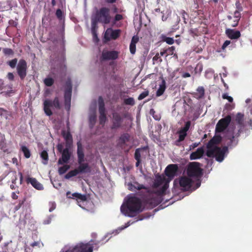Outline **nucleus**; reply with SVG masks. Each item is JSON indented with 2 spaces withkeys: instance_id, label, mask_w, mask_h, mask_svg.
Wrapping results in <instances>:
<instances>
[{
  "instance_id": "f257e3e1",
  "label": "nucleus",
  "mask_w": 252,
  "mask_h": 252,
  "mask_svg": "<svg viewBox=\"0 0 252 252\" xmlns=\"http://www.w3.org/2000/svg\"><path fill=\"white\" fill-rule=\"evenodd\" d=\"M141 200L135 196L128 198L125 206H122L121 211L126 216L134 217L142 212Z\"/></svg>"
},
{
  "instance_id": "f03ea898",
  "label": "nucleus",
  "mask_w": 252,
  "mask_h": 252,
  "mask_svg": "<svg viewBox=\"0 0 252 252\" xmlns=\"http://www.w3.org/2000/svg\"><path fill=\"white\" fill-rule=\"evenodd\" d=\"M200 166V163L197 162H190L187 166V175L189 177L195 179V187L194 188V189H197L201 185V178L203 175V170Z\"/></svg>"
},
{
  "instance_id": "7ed1b4c3",
  "label": "nucleus",
  "mask_w": 252,
  "mask_h": 252,
  "mask_svg": "<svg viewBox=\"0 0 252 252\" xmlns=\"http://www.w3.org/2000/svg\"><path fill=\"white\" fill-rule=\"evenodd\" d=\"M112 20L110 9L107 7H101L95 12L93 24L100 23L102 24H109Z\"/></svg>"
},
{
  "instance_id": "20e7f679",
  "label": "nucleus",
  "mask_w": 252,
  "mask_h": 252,
  "mask_svg": "<svg viewBox=\"0 0 252 252\" xmlns=\"http://www.w3.org/2000/svg\"><path fill=\"white\" fill-rule=\"evenodd\" d=\"M93 248L90 243H80L74 247L65 246L62 252H93Z\"/></svg>"
},
{
  "instance_id": "39448f33",
  "label": "nucleus",
  "mask_w": 252,
  "mask_h": 252,
  "mask_svg": "<svg viewBox=\"0 0 252 252\" xmlns=\"http://www.w3.org/2000/svg\"><path fill=\"white\" fill-rule=\"evenodd\" d=\"M51 107H54L58 110L61 109L62 105L58 96H56L53 101L49 99H46L44 101L43 110L46 115L48 116L53 114Z\"/></svg>"
},
{
  "instance_id": "423d86ee",
  "label": "nucleus",
  "mask_w": 252,
  "mask_h": 252,
  "mask_svg": "<svg viewBox=\"0 0 252 252\" xmlns=\"http://www.w3.org/2000/svg\"><path fill=\"white\" fill-rule=\"evenodd\" d=\"M227 151V147H223L221 149L220 147L215 146L212 149H208L206 154L208 157H215L217 161L221 162L224 159V154Z\"/></svg>"
},
{
  "instance_id": "0eeeda50",
  "label": "nucleus",
  "mask_w": 252,
  "mask_h": 252,
  "mask_svg": "<svg viewBox=\"0 0 252 252\" xmlns=\"http://www.w3.org/2000/svg\"><path fill=\"white\" fill-rule=\"evenodd\" d=\"M72 85L71 79L68 78L65 82L64 91V104L66 111H69L71 106Z\"/></svg>"
},
{
  "instance_id": "6e6552de",
  "label": "nucleus",
  "mask_w": 252,
  "mask_h": 252,
  "mask_svg": "<svg viewBox=\"0 0 252 252\" xmlns=\"http://www.w3.org/2000/svg\"><path fill=\"white\" fill-rule=\"evenodd\" d=\"M179 185L181 189L184 191H189L190 189L194 190L195 182L191 178L187 176H182L179 178Z\"/></svg>"
},
{
  "instance_id": "1a4fd4ad",
  "label": "nucleus",
  "mask_w": 252,
  "mask_h": 252,
  "mask_svg": "<svg viewBox=\"0 0 252 252\" xmlns=\"http://www.w3.org/2000/svg\"><path fill=\"white\" fill-rule=\"evenodd\" d=\"M234 120L239 125L240 128L238 130V132L235 136L232 135L228 138L230 140V143L229 144V146L233 144V142L235 141V137H238L240 135V133L241 132L242 129L244 127V114L241 113H238L235 116Z\"/></svg>"
},
{
  "instance_id": "9d476101",
  "label": "nucleus",
  "mask_w": 252,
  "mask_h": 252,
  "mask_svg": "<svg viewBox=\"0 0 252 252\" xmlns=\"http://www.w3.org/2000/svg\"><path fill=\"white\" fill-rule=\"evenodd\" d=\"M17 72L21 80H23L27 74V63L24 59H20L18 63Z\"/></svg>"
},
{
  "instance_id": "9b49d317",
  "label": "nucleus",
  "mask_w": 252,
  "mask_h": 252,
  "mask_svg": "<svg viewBox=\"0 0 252 252\" xmlns=\"http://www.w3.org/2000/svg\"><path fill=\"white\" fill-rule=\"evenodd\" d=\"M231 121L230 115H227L224 118L219 121L216 126V131L221 132L223 131L229 126Z\"/></svg>"
},
{
  "instance_id": "f8f14e48",
  "label": "nucleus",
  "mask_w": 252,
  "mask_h": 252,
  "mask_svg": "<svg viewBox=\"0 0 252 252\" xmlns=\"http://www.w3.org/2000/svg\"><path fill=\"white\" fill-rule=\"evenodd\" d=\"M123 122V118L120 114L117 112L112 113L111 129H117L122 127Z\"/></svg>"
},
{
  "instance_id": "ddd939ff",
  "label": "nucleus",
  "mask_w": 252,
  "mask_h": 252,
  "mask_svg": "<svg viewBox=\"0 0 252 252\" xmlns=\"http://www.w3.org/2000/svg\"><path fill=\"white\" fill-rule=\"evenodd\" d=\"M178 166L176 164H170L165 168L164 172L169 181L172 180L178 171Z\"/></svg>"
},
{
  "instance_id": "4468645a",
  "label": "nucleus",
  "mask_w": 252,
  "mask_h": 252,
  "mask_svg": "<svg viewBox=\"0 0 252 252\" xmlns=\"http://www.w3.org/2000/svg\"><path fill=\"white\" fill-rule=\"evenodd\" d=\"M119 52L116 51H102L100 60L105 61L109 60H114L118 58Z\"/></svg>"
},
{
  "instance_id": "2eb2a0df",
  "label": "nucleus",
  "mask_w": 252,
  "mask_h": 252,
  "mask_svg": "<svg viewBox=\"0 0 252 252\" xmlns=\"http://www.w3.org/2000/svg\"><path fill=\"white\" fill-rule=\"evenodd\" d=\"M121 32V31L119 29L113 30L111 28H108L105 32L104 38L108 41L111 39L116 40L120 36Z\"/></svg>"
},
{
  "instance_id": "dca6fc26",
  "label": "nucleus",
  "mask_w": 252,
  "mask_h": 252,
  "mask_svg": "<svg viewBox=\"0 0 252 252\" xmlns=\"http://www.w3.org/2000/svg\"><path fill=\"white\" fill-rule=\"evenodd\" d=\"M71 147H65V148L63 149L62 153V158H59L58 161L59 164H63V163H66L70 159L71 153L69 151V150Z\"/></svg>"
},
{
  "instance_id": "f3484780",
  "label": "nucleus",
  "mask_w": 252,
  "mask_h": 252,
  "mask_svg": "<svg viewBox=\"0 0 252 252\" xmlns=\"http://www.w3.org/2000/svg\"><path fill=\"white\" fill-rule=\"evenodd\" d=\"M62 135L65 141V147H72L73 144V138L69 130L66 131L62 130Z\"/></svg>"
},
{
  "instance_id": "a211bd4d",
  "label": "nucleus",
  "mask_w": 252,
  "mask_h": 252,
  "mask_svg": "<svg viewBox=\"0 0 252 252\" xmlns=\"http://www.w3.org/2000/svg\"><path fill=\"white\" fill-rule=\"evenodd\" d=\"M77 154L78 157V162L84 161V149L81 141H79L77 143Z\"/></svg>"
},
{
  "instance_id": "6ab92c4d",
  "label": "nucleus",
  "mask_w": 252,
  "mask_h": 252,
  "mask_svg": "<svg viewBox=\"0 0 252 252\" xmlns=\"http://www.w3.org/2000/svg\"><path fill=\"white\" fill-rule=\"evenodd\" d=\"M204 149L203 147L198 148L196 151L190 154L189 158L190 160H195L200 158L204 154Z\"/></svg>"
},
{
  "instance_id": "aec40b11",
  "label": "nucleus",
  "mask_w": 252,
  "mask_h": 252,
  "mask_svg": "<svg viewBox=\"0 0 252 252\" xmlns=\"http://www.w3.org/2000/svg\"><path fill=\"white\" fill-rule=\"evenodd\" d=\"M225 33L231 39H237L241 36V33L239 31H235L233 29H226Z\"/></svg>"
},
{
  "instance_id": "412c9836",
  "label": "nucleus",
  "mask_w": 252,
  "mask_h": 252,
  "mask_svg": "<svg viewBox=\"0 0 252 252\" xmlns=\"http://www.w3.org/2000/svg\"><path fill=\"white\" fill-rule=\"evenodd\" d=\"M26 182L28 184H31L36 189L42 190L43 189V185L34 178L28 177L26 180Z\"/></svg>"
},
{
  "instance_id": "4be33fe9",
  "label": "nucleus",
  "mask_w": 252,
  "mask_h": 252,
  "mask_svg": "<svg viewBox=\"0 0 252 252\" xmlns=\"http://www.w3.org/2000/svg\"><path fill=\"white\" fill-rule=\"evenodd\" d=\"M84 161L78 162L79 165L75 169L78 171V174L80 173H87L90 171V167L88 163H83Z\"/></svg>"
},
{
  "instance_id": "5701e85b",
  "label": "nucleus",
  "mask_w": 252,
  "mask_h": 252,
  "mask_svg": "<svg viewBox=\"0 0 252 252\" xmlns=\"http://www.w3.org/2000/svg\"><path fill=\"white\" fill-rule=\"evenodd\" d=\"M139 41V37L137 35H134L132 37L131 42L129 45V51L131 54L134 55L136 52V44Z\"/></svg>"
},
{
  "instance_id": "b1692460",
  "label": "nucleus",
  "mask_w": 252,
  "mask_h": 252,
  "mask_svg": "<svg viewBox=\"0 0 252 252\" xmlns=\"http://www.w3.org/2000/svg\"><path fill=\"white\" fill-rule=\"evenodd\" d=\"M66 197L68 198H76L77 199L82 201H85L86 200V196L85 195H82L77 192L71 194V192L69 191L66 192Z\"/></svg>"
},
{
  "instance_id": "393cba45",
  "label": "nucleus",
  "mask_w": 252,
  "mask_h": 252,
  "mask_svg": "<svg viewBox=\"0 0 252 252\" xmlns=\"http://www.w3.org/2000/svg\"><path fill=\"white\" fill-rule=\"evenodd\" d=\"M128 189L131 191H135V190L146 189V187L143 185L140 184L138 182H134L133 184L131 183L128 184Z\"/></svg>"
},
{
  "instance_id": "a878e982",
  "label": "nucleus",
  "mask_w": 252,
  "mask_h": 252,
  "mask_svg": "<svg viewBox=\"0 0 252 252\" xmlns=\"http://www.w3.org/2000/svg\"><path fill=\"white\" fill-rule=\"evenodd\" d=\"M221 140L220 137H214L207 143V148L208 149H212L214 145L219 144Z\"/></svg>"
},
{
  "instance_id": "bb28decb",
  "label": "nucleus",
  "mask_w": 252,
  "mask_h": 252,
  "mask_svg": "<svg viewBox=\"0 0 252 252\" xmlns=\"http://www.w3.org/2000/svg\"><path fill=\"white\" fill-rule=\"evenodd\" d=\"M205 94V90L203 87L200 86L196 89V92L194 94V97L198 99L202 98Z\"/></svg>"
},
{
  "instance_id": "cd10ccee",
  "label": "nucleus",
  "mask_w": 252,
  "mask_h": 252,
  "mask_svg": "<svg viewBox=\"0 0 252 252\" xmlns=\"http://www.w3.org/2000/svg\"><path fill=\"white\" fill-rule=\"evenodd\" d=\"M166 89V82L164 80H162L161 84L159 85L158 89L156 92V96H160L162 95Z\"/></svg>"
},
{
  "instance_id": "c85d7f7f",
  "label": "nucleus",
  "mask_w": 252,
  "mask_h": 252,
  "mask_svg": "<svg viewBox=\"0 0 252 252\" xmlns=\"http://www.w3.org/2000/svg\"><path fill=\"white\" fill-rule=\"evenodd\" d=\"M129 139L130 135L127 133H125L122 134L119 138L121 143L123 144H125L126 142H128Z\"/></svg>"
},
{
  "instance_id": "c756f323",
  "label": "nucleus",
  "mask_w": 252,
  "mask_h": 252,
  "mask_svg": "<svg viewBox=\"0 0 252 252\" xmlns=\"http://www.w3.org/2000/svg\"><path fill=\"white\" fill-rule=\"evenodd\" d=\"M40 157L44 160L43 163L46 164L48 160V154L47 152L43 150L40 154Z\"/></svg>"
},
{
  "instance_id": "7c9ffc66",
  "label": "nucleus",
  "mask_w": 252,
  "mask_h": 252,
  "mask_svg": "<svg viewBox=\"0 0 252 252\" xmlns=\"http://www.w3.org/2000/svg\"><path fill=\"white\" fill-rule=\"evenodd\" d=\"M21 150L23 153H24L25 158H30L31 156V152L27 147H26L25 146H22Z\"/></svg>"
},
{
  "instance_id": "2f4dec72",
  "label": "nucleus",
  "mask_w": 252,
  "mask_h": 252,
  "mask_svg": "<svg viewBox=\"0 0 252 252\" xmlns=\"http://www.w3.org/2000/svg\"><path fill=\"white\" fill-rule=\"evenodd\" d=\"M179 133V138L177 140V142H181L183 141L186 136L187 135V133L185 131H183L181 129L178 131Z\"/></svg>"
},
{
  "instance_id": "473e14b6",
  "label": "nucleus",
  "mask_w": 252,
  "mask_h": 252,
  "mask_svg": "<svg viewBox=\"0 0 252 252\" xmlns=\"http://www.w3.org/2000/svg\"><path fill=\"white\" fill-rule=\"evenodd\" d=\"M169 181L166 182L161 189L158 190L159 193L160 195L165 194L166 190L169 187Z\"/></svg>"
},
{
  "instance_id": "72a5a7b5",
  "label": "nucleus",
  "mask_w": 252,
  "mask_h": 252,
  "mask_svg": "<svg viewBox=\"0 0 252 252\" xmlns=\"http://www.w3.org/2000/svg\"><path fill=\"white\" fill-rule=\"evenodd\" d=\"M69 168L70 166L69 165H64L63 166L59 167L58 172L60 175L63 174L69 169Z\"/></svg>"
},
{
  "instance_id": "f704fd0d",
  "label": "nucleus",
  "mask_w": 252,
  "mask_h": 252,
  "mask_svg": "<svg viewBox=\"0 0 252 252\" xmlns=\"http://www.w3.org/2000/svg\"><path fill=\"white\" fill-rule=\"evenodd\" d=\"M78 174V171L75 169L69 171L65 175V178L69 179L71 177L76 176Z\"/></svg>"
},
{
  "instance_id": "c9c22d12",
  "label": "nucleus",
  "mask_w": 252,
  "mask_h": 252,
  "mask_svg": "<svg viewBox=\"0 0 252 252\" xmlns=\"http://www.w3.org/2000/svg\"><path fill=\"white\" fill-rule=\"evenodd\" d=\"M162 38L163 41L166 42V43L169 45H172L174 42V40L172 37H166V36L162 35Z\"/></svg>"
},
{
  "instance_id": "e433bc0d",
  "label": "nucleus",
  "mask_w": 252,
  "mask_h": 252,
  "mask_svg": "<svg viewBox=\"0 0 252 252\" xmlns=\"http://www.w3.org/2000/svg\"><path fill=\"white\" fill-rule=\"evenodd\" d=\"M153 63H160L162 62L161 56L159 55V53H157L156 55L153 58Z\"/></svg>"
},
{
  "instance_id": "4c0bfd02",
  "label": "nucleus",
  "mask_w": 252,
  "mask_h": 252,
  "mask_svg": "<svg viewBox=\"0 0 252 252\" xmlns=\"http://www.w3.org/2000/svg\"><path fill=\"white\" fill-rule=\"evenodd\" d=\"M44 83L46 86L51 87L53 85L54 80L52 78H46L44 80Z\"/></svg>"
},
{
  "instance_id": "58836bf2",
  "label": "nucleus",
  "mask_w": 252,
  "mask_h": 252,
  "mask_svg": "<svg viewBox=\"0 0 252 252\" xmlns=\"http://www.w3.org/2000/svg\"><path fill=\"white\" fill-rule=\"evenodd\" d=\"M124 103L126 105L133 106L135 104V100L133 97H129L124 99Z\"/></svg>"
},
{
  "instance_id": "ea45409f",
  "label": "nucleus",
  "mask_w": 252,
  "mask_h": 252,
  "mask_svg": "<svg viewBox=\"0 0 252 252\" xmlns=\"http://www.w3.org/2000/svg\"><path fill=\"white\" fill-rule=\"evenodd\" d=\"M167 54L165 55V57H167L169 55H173L174 54L175 51V47L174 46H171L168 47L167 49H166Z\"/></svg>"
},
{
  "instance_id": "a19ab883",
  "label": "nucleus",
  "mask_w": 252,
  "mask_h": 252,
  "mask_svg": "<svg viewBox=\"0 0 252 252\" xmlns=\"http://www.w3.org/2000/svg\"><path fill=\"white\" fill-rule=\"evenodd\" d=\"M106 119L107 118L106 114L99 115V120L100 125H104L106 121Z\"/></svg>"
},
{
  "instance_id": "79ce46f5",
  "label": "nucleus",
  "mask_w": 252,
  "mask_h": 252,
  "mask_svg": "<svg viewBox=\"0 0 252 252\" xmlns=\"http://www.w3.org/2000/svg\"><path fill=\"white\" fill-rule=\"evenodd\" d=\"M17 59L15 58L11 61H9L7 62V64L12 68L15 67L17 63Z\"/></svg>"
},
{
  "instance_id": "37998d69",
  "label": "nucleus",
  "mask_w": 252,
  "mask_h": 252,
  "mask_svg": "<svg viewBox=\"0 0 252 252\" xmlns=\"http://www.w3.org/2000/svg\"><path fill=\"white\" fill-rule=\"evenodd\" d=\"M149 94V92L148 91H145L142 92L138 97V99L141 100L146 96H147Z\"/></svg>"
},
{
  "instance_id": "c03bdc74",
  "label": "nucleus",
  "mask_w": 252,
  "mask_h": 252,
  "mask_svg": "<svg viewBox=\"0 0 252 252\" xmlns=\"http://www.w3.org/2000/svg\"><path fill=\"white\" fill-rule=\"evenodd\" d=\"M25 201H26L25 199L19 200L18 204L16 205L14 207V211L15 212V211H17L18 210H19L20 208L21 207V206L24 204Z\"/></svg>"
},
{
  "instance_id": "a18cd8bd",
  "label": "nucleus",
  "mask_w": 252,
  "mask_h": 252,
  "mask_svg": "<svg viewBox=\"0 0 252 252\" xmlns=\"http://www.w3.org/2000/svg\"><path fill=\"white\" fill-rule=\"evenodd\" d=\"M190 125H191L190 121H187L185 124V126L183 127H182L181 128V129L187 133V132L189 130V129L190 126Z\"/></svg>"
},
{
  "instance_id": "49530a36",
  "label": "nucleus",
  "mask_w": 252,
  "mask_h": 252,
  "mask_svg": "<svg viewBox=\"0 0 252 252\" xmlns=\"http://www.w3.org/2000/svg\"><path fill=\"white\" fill-rule=\"evenodd\" d=\"M141 149H136L134 153V158L136 160H141V154L140 151Z\"/></svg>"
},
{
  "instance_id": "de8ad7c7",
  "label": "nucleus",
  "mask_w": 252,
  "mask_h": 252,
  "mask_svg": "<svg viewBox=\"0 0 252 252\" xmlns=\"http://www.w3.org/2000/svg\"><path fill=\"white\" fill-rule=\"evenodd\" d=\"M162 183V179L159 177L158 179H157L154 183V187L155 188H158L159 186H160Z\"/></svg>"
},
{
  "instance_id": "09e8293b",
  "label": "nucleus",
  "mask_w": 252,
  "mask_h": 252,
  "mask_svg": "<svg viewBox=\"0 0 252 252\" xmlns=\"http://www.w3.org/2000/svg\"><path fill=\"white\" fill-rule=\"evenodd\" d=\"M3 52L5 55H11L14 54L13 51L10 48H4Z\"/></svg>"
},
{
  "instance_id": "8fccbe9b",
  "label": "nucleus",
  "mask_w": 252,
  "mask_h": 252,
  "mask_svg": "<svg viewBox=\"0 0 252 252\" xmlns=\"http://www.w3.org/2000/svg\"><path fill=\"white\" fill-rule=\"evenodd\" d=\"M123 19V15L120 14H117L114 17L113 24H115L116 22L119 21Z\"/></svg>"
},
{
  "instance_id": "3c124183",
  "label": "nucleus",
  "mask_w": 252,
  "mask_h": 252,
  "mask_svg": "<svg viewBox=\"0 0 252 252\" xmlns=\"http://www.w3.org/2000/svg\"><path fill=\"white\" fill-rule=\"evenodd\" d=\"M96 120V117L95 115H91L89 118V122L93 126L94 125L95 123Z\"/></svg>"
},
{
  "instance_id": "603ef678",
  "label": "nucleus",
  "mask_w": 252,
  "mask_h": 252,
  "mask_svg": "<svg viewBox=\"0 0 252 252\" xmlns=\"http://www.w3.org/2000/svg\"><path fill=\"white\" fill-rule=\"evenodd\" d=\"M105 107L104 102L101 96L98 97V108Z\"/></svg>"
},
{
  "instance_id": "864d4df0",
  "label": "nucleus",
  "mask_w": 252,
  "mask_h": 252,
  "mask_svg": "<svg viewBox=\"0 0 252 252\" xmlns=\"http://www.w3.org/2000/svg\"><path fill=\"white\" fill-rule=\"evenodd\" d=\"M223 99H226L228 100L229 102H232L233 101V98L231 96H228L227 93L223 94L222 95Z\"/></svg>"
},
{
  "instance_id": "5fc2aeb1",
  "label": "nucleus",
  "mask_w": 252,
  "mask_h": 252,
  "mask_svg": "<svg viewBox=\"0 0 252 252\" xmlns=\"http://www.w3.org/2000/svg\"><path fill=\"white\" fill-rule=\"evenodd\" d=\"M56 15L59 19H61L62 18V15H63V12H62V10L60 9H58L56 10Z\"/></svg>"
},
{
  "instance_id": "6e6d98bb",
  "label": "nucleus",
  "mask_w": 252,
  "mask_h": 252,
  "mask_svg": "<svg viewBox=\"0 0 252 252\" xmlns=\"http://www.w3.org/2000/svg\"><path fill=\"white\" fill-rule=\"evenodd\" d=\"M230 43H231V42L230 40L225 41V42L223 43V44L221 47V49L223 50H224L226 48V47L230 44Z\"/></svg>"
},
{
  "instance_id": "4d7b16f0",
  "label": "nucleus",
  "mask_w": 252,
  "mask_h": 252,
  "mask_svg": "<svg viewBox=\"0 0 252 252\" xmlns=\"http://www.w3.org/2000/svg\"><path fill=\"white\" fill-rule=\"evenodd\" d=\"M156 113L155 110L154 109H151L150 110V114L152 115L153 118L156 120H159V117H155V113Z\"/></svg>"
},
{
  "instance_id": "13d9d810",
  "label": "nucleus",
  "mask_w": 252,
  "mask_h": 252,
  "mask_svg": "<svg viewBox=\"0 0 252 252\" xmlns=\"http://www.w3.org/2000/svg\"><path fill=\"white\" fill-rule=\"evenodd\" d=\"M189 32L193 35L197 36L198 35V31L197 29H191L189 30Z\"/></svg>"
},
{
  "instance_id": "bf43d9fd",
  "label": "nucleus",
  "mask_w": 252,
  "mask_h": 252,
  "mask_svg": "<svg viewBox=\"0 0 252 252\" xmlns=\"http://www.w3.org/2000/svg\"><path fill=\"white\" fill-rule=\"evenodd\" d=\"M57 148L60 153H62L63 151V145L62 144H58L57 146Z\"/></svg>"
},
{
  "instance_id": "052dcab7",
  "label": "nucleus",
  "mask_w": 252,
  "mask_h": 252,
  "mask_svg": "<svg viewBox=\"0 0 252 252\" xmlns=\"http://www.w3.org/2000/svg\"><path fill=\"white\" fill-rule=\"evenodd\" d=\"M99 115L106 114V110L105 107L98 108Z\"/></svg>"
},
{
  "instance_id": "680f3d73",
  "label": "nucleus",
  "mask_w": 252,
  "mask_h": 252,
  "mask_svg": "<svg viewBox=\"0 0 252 252\" xmlns=\"http://www.w3.org/2000/svg\"><path fill=\"white\" fill-rule=\"evenodd\" d=\"M7 78H8V79L9 80L13 81L14 79V75H13V74L12 73L9 72L7 74Z\"/></svg>"
},
{
  "instance_id": "e2e57ef3",
  "label": "nucleus",
  "mask_w": 252,
  "mask_h": 252,
  "mask_svg": "<svg viewBox=\"0 0 252 252\" xmlns=\"http://www.w3.org/2000/svg\"><path fill=\"white\" fill-rule=\"evenodd\" d=\"M239 19H236L234 21L233 23L231 24V26L232 27H236L239 23Z\"/></svg>"
},
{
  "instance_id": "0e129e2a",
  "label": "nucleus",
  "mask_w": 252,
  "mask_h": 252,
  "mask_svg": "<svg viewBox=\"0 0 252 252\" xmlns=\"http://www.w3.org/2000/svg\"><path fill=\"white\" fill-rule=\"evenodd\" d=\"M56 207V205L55 203H54V202L52 203L51 206L49 209V212H52L55 209Z\"/></svg>"
},
{
  "instance_id": "69168bd1",
  "label": "nucleus",
  "mask_w": 252,
  "mask_h": 252,
  "mask_svg": "<svg viewBox=\"0 0 252 252\" xmlns=\"http://www.w3.org/2000/svg\"><path fill=\"white\" fill-rule=\"evenodd\" d=\"M234 16H235V19H240V13H239V12L238 11L236 10L234 12Z\"/></svg>"
},
{
  "instance_id": "338daca9",
  "label": "nucleus",
  "mask_w": 252,
  "mask_h": 252,
  "mask_svg": "<svg viewBox=\"0 0 252 252\" xmlns=\"http://www.w3.org/2000/svg\"><path fill=\"white\" fill-rule=\"evenodd\" d=\"M199 144V143H194L191 145L190 146V150L193 149L194 148L197 147Z\"/></svg>"
},
{
  "instance_id": "774afa93",
  "label": "nucleus",
  "mask_w": 252,
  "mask_h": 252,
  "mask_svg": "<svg viewBox=\"0 0 252 252\" xmlns=\"http://www.w3.org/2000/svg\"><path fill=\"white\" fill-rule=\"evenodd\" d=\"M167 54L166 49H163L161 50L160 53H159V54L160 56H163L164 55H166Z\"/></svg>"
}]
</instances>
